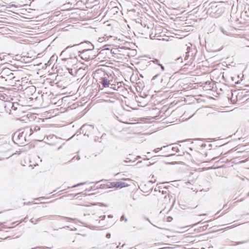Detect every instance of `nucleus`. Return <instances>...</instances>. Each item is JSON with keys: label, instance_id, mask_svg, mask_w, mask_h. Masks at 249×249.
<instances>
[{"label": "nucleus", "instance_id": "1", "mask_svg": "<svg viewBox=\"0 0 249 249\" xmlns=\"http://www.w3.org/2000/svg\"><path fill=\"white\" fill-rule=\"evenodd\" d=\"M178 150L177 146L173 145L164 146L161 148V154L163 157H170L175 155Z\"/></svg>", "mask_w": 249, "mask_h": 249}, {"label": "nucleus", "instance_id": "2", "mask_svg": "<svg viewBox=\"0 0 249 249\" xmlns=\"http://www.w3.org/2000/svg\"><path fill=\"white\" fill-rule=\"evenodd\" d=\"M129 180V178H123L120 180L113 182V188L121 189L126 187L128 185L124 181Z\"/></svg>", "mask_w": 249, "mask_h": 249}, {"label": "nucleus", "instance_id": "3", "mask_svg": "<svg viewBox=\"0 0 249 249\" xmlns=\"http://www.w3.org/2000/svg\"><path fill=\"white\" fill-rule=\"evenodd\" d=\"M193 81L194 82V84H191V85L192 86H190V88H191L192 89H197L198 87H204V85L211 84V82H210L209 81H207L205 83H202L201 82H200V81H198V80H197L196 78H195L194 81Z\"/></svg>", "mask_w": 249, "mask_h": 249}, {"label": "nucleus", "instance_id": "4", "mask_svg": "<svg viewBox=\"0 0 249 249\" xmlns=\"http://www.w3.org/2000/svg\"><path fill=\"white\" fill-rule=\"evenodd\" d=\"M101 186L104 189L113 188V182L107 180L105 181L101 184Z\"/></svg>", "mask_w": 249, "mask_h": 249}, {"label": "nucleus", "instance_id": "5", "mask_svg": "<svg viewBox=\"0 0 249 249\" xmlns=\"http://www.w3.org/2000/svg\"><path fill=\"white\" fill-rule=\"evenodd\" d=\"M32 134V130L29 127H26L22 132L21 135H24L23 139L25 140V137L27 135L30 136Z\"/></svg>", "mask_w": 249, "mask_h": 249}, {"label": "nucleus", "instance_id": "6", "mask_svg": "<svg viewBox=\"0 0 249 249\" xmlns=\"http://www.w3.org/2000/svg\"><path fill=\"white\" fill-rule=\"evenodd\" d=\"M101 83L104 88L108 87L110 84V81L106 78H102L101 79Z\"/></svg>", "mask_w": 249, "mask_h": 249}, {"label": "nucleus", "instance_id": "7", "mask_svg": "<svg viewBox=\"0 0 249 249\" xmlns=\"http://www.w3.org/2000/svg\"><path fill=\"white\" fill-rule=\"evenodd\" d=\"M87 182H83V183H79L77 185H74L73 187H77V186H81V185H86V184H87Z\"/></svg>", "mask_w": 249, "mask_h": 249}, {"label": "nucleus", "instance_id": "8", "mask_svg": "<svg viewBox=\"0 0 249 249\" xmlns=\"http://www.w3.org/2000/svg\"><path fill=\"white\" fill-rule=\"evenodd\" d=\"M90 204L92 205H98V204H99V203L98 202L92 201V202H90Z\"/></svg>", "mask_w": 249, "mask_h": 249}, {"label": "nucleus", "instance_id": "9", "mask_svg": "<svg viewBox=\"0 0 249 249\" xmlns=\"http://www.w3.org/2000/svg\"><path fill=\"white\" fill-rule=\"evenodd\" d=\"M92 197H93V194L89 195L88 199L89 200H91L93 199Z\"/></svg>", "mask_w": 249, "mask_h": 249}, {"label": "nucleus", "instance_id": "10", "mask_svg": "<svg viewBox=\"0 0 249 249\" xmlns=\"http://www.w3.org/2000/svg\"><path fill=\"white\" fill-rule=\"evenodd\" d=\"M172 220V218L170 216H168L167 218V220L169 222L171 221V220Z\"/></svg>", "mask_w": 249, "mask_h": 249}, {"label": "nucleus", "instance_id": "11", "mask_svg": "<svg viewBox=\"0 0 249 249\" xmlns=\"http://www.w3.org/2000/svg\"><path fill=\"white\" fill-rule=\"evenodd\" d=\"M110 236H111V235H110V234H109V233H107V234L106 235V237H107V238H110Z\"/></svg>", "mask_w": 249, "mask_h": 249}, {"label": "nucleus", "instance_id": "12", "mask_svg": "<svg viewBox=\"0 0 249 249\" xmlns=\"http://www.w3.org/2000/svg\"><path fill=\"white\" fill-rule=\"evenodd\" d=\"M141 190L142 191L144 192L143 186L142 185H141Z\"/></svg>", "mask_w": 249, "mask_h": 249}, {"label": "nucleus", "instance_id": "13", "mask_svg": "<svg viewBox=\"0 0 249 249\" xmlns=\"http://www.w3.org/2000/svg\"><path fill=\"white\" fill-rule=\"evenodd\" d=\"M108 217H109V218H112V217H113V216H112V215H109L108 216Z\"/></svg>", "mask_w": 249, "mask_h": 249}, {"label": "nucleus", "instance_id": "14", "mask_svg": "<svg viewBox=\"0 0 249 249\" xmlns=\"http://www.w3.org/2000/svg\"><path fill=\"white\" fill-rule=\"evenodd\" d=\"M247 39L249 41V36L248 37Z\"/></svg>", "mask_w": 249, "mask_h": 249}, {"label": "nucleus", "instance_id": "15", "mask_svg": "<svg viewBox=\"0 0 249 249\" xmlns=\"http://www.w3.org/2000/svg\"><path fill=\"white\" fill-rule=\"evenodd\" d=\"M216 159V158H213L212 159V160H214V159Z\"/></svg>", "mask_w": 249, "mask_h": 249}]
</instances>
